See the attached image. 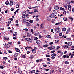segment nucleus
Returning <instances> with one entry per match:
<instances>
[{"label":"nucleus","instance_id":"nucleus-1","mask_svg":"<svg viewBox=\"0 0 74 74\" xmlns=\"http://www.w3.org/2000/svg\"><path fill=\"white\" fill-rule=\"evenodd\" d=\"M51 59H53L55 58V56H56V54L55 53L52 54L51 55Z\"/></svg>","mask_w":74,"mask_h":74},{"label":"nucleus","instance_id":"nucleus-2","mask_svg":"<svg viewBox=\"0 0 74 74\" xmlns=\"http://www.w3.org/2000/svg\"><path fill=\"white\" fill-rule=\"evenodd\" d=\"M25 40L26 41H28V42H32V40L31 39L29 38H25Z\"/></svg>","mask_w":74,"mask_h":74},{"label":"nucleus","instance_id":"nucleus-3","mask_svg":"<svg viewBox=\"0 0 74 74\" xmlns=\"http://www.w3.org/2000/svg\"><path fill=\"white\" fill-rule=\"evenodd\" d=\"M60 31V29L59 27H57L56 29V33H59V32Z\"/></svg>","mask_w":74,"mask_h":74},{"label":"nucleus","instance_id":"nucleus-4","mask_svg":"<svg viewBox=\"0 0 74 74\" xmlns=\"http://www.w3.org/2000/svg\"><path fill=\"white\" fill-rule=\"evenodd\" d=\"M68 9L69 11H71V5L70 4L68 5Z\"/></svg>","mask_w":74,"mask_h":74},{"label":"nucleus","instance_id":"nucleus-5","mask_svg":"<svg viewBox=\"0 0 74 74\" xmlns=\"http://www.w3.org/2000/svg\"><path fill=\"white\" fill-rule=\"evenodd\" d=\"M73 44L72 42H69L67 44V46H71Z\"/></svg>","mask_w":74,"mask_h":74},{"label":"nucleus","instance_id":"nucleus-6","mask_svg":"<svg viewBox=\"0 0 74 74\" xmlns=\"http://www.w3.org/2000/svg\"><path fill=\"white\" fill-rule=\"evenodd\" d=\"M5 47L6 48H10V46L8 45L7 44H5Z\"/></svg>","mask_w":74,"mask_h":74},{"label":"nucleus","instance_id":"nucleus-7","mask_svg":"<svg viewBox=\"0 0 74 74\" xmlns=\"http://www.w3.org/2000/svg\"><path fill=\"white\" fill-rule=\"evenodd\" d=\"M54 7L55 10H58L59 9V7L58 5H55Z\"/></svg>","mask_w":74,"mask_h":74},{"label":"nucleus","instance_id":"nucleus-8","mask_svg":"<svg viewBox=\"0 0 74 74\" xmlns=\"http://www.w3.org/2000/svg\"><path fill=\"white\" fill-rule=\"evenodd\" d=\"M9 4L11 6L12 5H13V1H10V3Z\"/></svg>","mask_w":74,"mask_h":74},{"label":"nucleus","instance_id":"nucleus-9","mask_svg":"<svg viewBox=\"0 0 74 74\" xmlns=\"http://www.w3.org/2000/svg\"><path fill=\"white\" fill-rule=\"evenodd\" d=\"M41 43V41L40 40H37L36 41V43L38 44H40Z\"/></svg>","mask_w":74,"mask_h":74},{"label":"nucleus","instance_id":"nucleus-10","mask_svg":"<svg viewBox=\"0 0 74 74\" xmlns=\"http://www.w3.org/2000/svg\"><path fill=\"white\" fill-rule=\"evenodd\" d=\"M62 22H60L59 23H57L55 24V25H62Z\"/></svg>","mask_w":74,"mask_h":74},{"label":"nucleus","instance_id":"nucleus-11","mask_svg":"<svg viewBox=\"0 0 74 74\" xmlns=\"http://www.w3.org/2000/svg\"><path fill=\"white\" fill-rule=\"evenodd\" d=\"M15 50L16 51V52H20V50H19V49L18 48H15Z\"/></svg>","mask_w":74,"mask_h":74},{"label":"nucleus","instance_id":"nucleus-12","mask_svg":"<svg viewBox=\"0 0 74 74\" xmlns=\"http://www.w3.org/2000/svg\"><path fill=\"white\" fill-rule=\"evenodd\" d=\"M32 52L33 53H36V50L35 49H33L32 50Z\"/></svg>","mask_w":74,"mask_h":74},{"label":"nucleus","instance_id":"nucleus-13","mask_svg":"<svg viewBox=\"0 0 74 74\" xmlns=\"http://www.w3.org/2000/svg\"><path fill=\"white\" fill-rule=\"evenodd\" d=\"M51 50L52 49L54 50L55 49V48H56V47H55V46H52L51 47Z\"/></svg>","mask_w":74,"mask_h":74},{"label":"nucleus","instance_id":"nucleus-14","mask_svg":"<svg viewBox=\"0 0 74 74\" xmlns=\"http://www.w3.org/2000/svg\"><path fill=\"white\" fill-rule=\"evenodd\" d=\"M18 56V53H15L14 54V57H15V58H16Z\"/></svg>","mask_w":74,"mask_h":74},{"label":"nucleus","instance_id":"nucleus-15","mask_svg":"<svg viewBox=\"0 0 74 74\" xmlns=\"http://www.w3.org/2000/svg\"><path fill=\"white\" fill-rule=\"evenodd\" d=\"M25 23H26L27 26H30V23H29L28 22H26Z\"/></svg>","mask_w":74,"mask_h":74},{"label":"nucleus","instance_id":"nucleus-16","mask_svg":"<svg viewBox=\"0 0 74 74\" xmlns=\"http://www.w3.org/2000/svg\"><path fill=\"white\" fill-rule=\"evenodd\" d=\"M51 15L52 16L53 18H54V17H55L56 16V15L54 13H52L51 14Z\"/></svg>","mask_w":74,"mask_h":74},{"label":"nucleus","instance_id":"nucleus-17","mask_svg":"<svg viewBox=\"0 0 74 74\" xmlns=\"http://www.w3.org/2000/svg\"><path fill=\"white\" fill-rule=\"evenodd\" d=\"M30 35H31V34L29 33H28L27 34V36L28 37H29L30 36Z\"/></svg>","mask_w":74,"mask_h":74},{"label":"nucleus","instance_id":"nucleus-18","mask_svg":"<svg viewBox=\"0 0 74 74\" xmlns=\"http://www.w3.org/2000/svg\"><path fill=\"white\" fill-rule=\"evenodd\" d=\"M43 25V24L42 23L40 26V27L41 29H43V26H42Z\"/></svg>","mask_w":74,"mask_h":74},{"label":"nucleus","instance_id":"nucleus-19","mask_svg":"<svg viewBox=\"0 0 74 74\" xmlns=\"http://www.w3.org/2000/svg\"><path fill=\"white\" fill-rule=\"evenodd\" d=\"M53 72H54V70L52 71H49V73L50 74H52V73H53Z\"/></svg>","mask_w":74,"mask_h":74},{"label":"nucleus","instance_id":"nucleus-20","mask_svg":"<svg viewBox=\"0 0 74 74\" xmlns=\"http://www.w3.org/2000/svg\"><path fill=\"white\" fill-rule=\"evenodd\" d=\"M36 71L35 70L31 71H30L31 73H34Z\"/></svg>","mask_w":74,"mask_h":74},{"label":"nucleus","instance_id":"nucleus-21","mask_svg":"<svg viewBox=\"0 0 74 74\" xmlns=\"http://www.w3.org/2000/svg\"><path fill=\"white\" fill-rule=\"evenodd\" d=\"M55 21V19H53L52 20L51 22L52 23H54Z\"/></svg>","mask_w":74,"mask_h":74},{"label":"nucleus","instance_id":"nucleus-22","mask_svg":"<svg viewBox=\"0 0 74 74\" xmlns=\"http://www.w3.org/2000/svg\"><path fill=\"white\" fill-rule=\"evenodd\" d=\"M34 58V56L32 54L30 56V58L32 59H33Z\"/></svg>","mask_w":74,"mask_h":74},{"label":"nucleus","instance_id":"nucleus-23","mask_svg":"<svg viewBox=\"0 0 74 74\" xmlns=\"http://www.w3.org/2000/svg\"><path fill=\"white\" fill-rule=\"evenodd\" d=\"M68 6V5H67V4H66L64 5V7L65 8H66V9H67V8Z\"/></svg>","mask_w":74,"mask_h":74},{"label":"nucleus","instance_id":"nucleus-24","mask_svg":"<svg viewBox=\"0 0 74 74\" xmlns=\"http://www.w3.org/2000/svg\"><path fill=\"white\" fill-rule=\"evenodd\" d=\"M60 10L61 11H64V10H64V8H62V7H61L60 8Z\"/></svg>","mask_w":74,"mask_h":74},{"label":"nucleus","instance_id":"nucleus-25","mask_svg":"<svg viewBox=\"0 0 74 74\" xmlns=\"http://www.w3.org/2000/svg\"><path fill=\"white\" fill-rule=\"evenodd\" d=\"M34 12H38V9H35L34 10Z\"/></svg>","mask_w":74,"mask_h":74},{"label":"nucleus","instance_id":"nucleus-26","mask_svg":"<svg viewBox=\"0 0 74 74\" xmlns=\"http://www.w3.org/2000/svg\"><path fill=\"white\" fill-rule=\"evenodd\" d=\"M62 30L64 31H66V29L65 28H62Z\"/></svg>","mask_w":74,"mask_h":74},{"label":"nucleus","instance_id":"nucleus-27","mask_svg":"<svg viewBox=\"0 0 74 74\" xmlns=\"http://www.w3.org/2000/svg\"><path fill=\"white\" fill-rule=\"evenodd\" d=\"M33 20H30L29 21V22H30V23H33Z\"/></svg>","mask_w":74,"mask_h":74},{"label":"nucleus","instance_id":"nucleus-28","mask_svg":"<svg viewBox=\"0 0 74 74\" xmlns=\"http://www.w3.org/2000/svg\"><path fill=\"white\" fill-rule=\"evenodd\" d=\"M64 48H69V47L67 45H65L64 46Z\"/></svg>","mask_w":74,"mask_h":74},{"label":"nucleus","instance_id":"nucleus-29","mask_svg":"<svg viewBox=\"0 0 74 74\" xmlns=\"http://www.w3.org/2000/svg\"><path fill=\"white\" fill-rule=\"evenodd\" d=\"M46 37H47V38H51V36H50V35H47L46 36Z\"/></svg>","mask_w":74,"mask_h":74},{"label":"nucleus","instance_id":"nucleus-30","mask_svg":"<svg viewBox=\"0 0 74 74\" xmlns=\"http://www.w3.org/2000/svg\"><path fill=\"white\" fill-rule=\"evenodd\" d=\"M48 47V45L46 44L43 45V47Z\"/></svg>","mask_w":74,"mask_h":74},{"label":"nucleus","instance_id":"nucleus-31","mask_svg":"<svg viewBox=\"0 0 74 74\" xmlns=\"http://www.w3.org/2000/svg\"><path fill=\"white\" fill-rule=\"evenodd\" d=\"M26 13V11H23V15H25V14Z\"/></svg>","mask_w":74,"mask_h":74},{"label":"nucleus","instance_id":"nucleus-32","mask_svg":"<svg viewBox=\"0 0 74 74\" xmlns=\"http://www.w3.org/2000/svg\"><path fill=\"white\" fill-rule=\"evenodd\" d=\"M18 73H19V74H21L22 73V71L21 70H19L18 71Z\"/></svg>","mask_w":74,"mask_h":74},{"label":"nucleus","instance_id":"nucleus-33","mask_svg":"<svg viewBox=\"0 0 74 74\" xmlns=\"http://www.w3.org/2000/svg\"><path fill=\"white\" fill-rule=\"evenodd\" d=\"M27 49H32V47H27Z\"/></svg>","mask_w":74,"mask_h":74},{"label":"nucleus","instance_id":"nucleus-34","mask_svg":"<svg viewBox=\"0 0 74 74\" xmlns=\"http://www.w3.org/2000/svg\"><path fill=\"white\" fill-rule=\"evenodd\" d=\"M4 67L3 66L1 65L0 66V69H4Z\"/></svg>","mask_w":74,"mask_h":74},{"label":"nucleus","instance_id":"nucleus-35","mask_svg":"<svg viewBox=\"0 0 74 74\" xmlns=\"http://www.w3.org/2000/svg\"><path fill=\"white\" fill-rule=\"evenodd\" d=\"M22 58H26V55H23L22 56Z\"/></svg>","mask_w":74,"mask_h":74},{"label":"nucleus","instance_id":"nucleus-36","mask_svg":"<svg viewBox=\"0 0 74 74\" xmlns=\"http://www.w3.org/2000/svg\"><path fill=\"white\" fill-rule=\"evenodd\" d=\"M38 39V38L37 37H34V40H37Z\"/></svg>","mask_w":74,"mask_h":74},{"label":"nucleus","instance_id":"nucleus-37","mask_svg":"<svg viewBox=\"0 0 74 74\" xmlns=\"http://www.w3.org/2000/svg\"><path fill=\"white\" fill-rule=\"evenodd\" d=\"M47 20H48V21H51V19H50L48 17H47Z\"/></svg>","mask_w":74,"mask_h":74},{"label":"nucleus","instance_id":"nucleus-38","mask_svg":"<svg viewBox=\"0 0 74 74\" xmlns=\"http://www.w3.org/2000/svg\"><path fill=\"white\" fill-rule=\"evenodd\" d=\"M25 16H25V17H27V18H29V17H30L29 16V15L27 14L25 15Z\"/></svg>","mask_w":74,"mask_h":74},{"label":"nucleus","instance_id":"nucleus-39","mask_svg":"<svg viewBox=\"0 0 74 74\" xmlns=\"http://www.w3.org/2000/svg\"><path fill=\"white\" fill-rule=\"evenodd\" d=\"M14 8H12L11 9V11H14Z\"/></svg>","mask_w":74,"mask_h":74},{"label":"nucleus","instance_id":"nucleus-40","mask_svg":"<svg viewBox=\"0 0 74 74\" xmlns=\"http://www.w3.org/2000/svg\"><path fill=\"white\" fill-rule=\"evenodd\" d=\"M36 61V63H39V62H40V60H37Z\"/></svg>","mask_w":74,"mask_h":74},{"label":"nucleus","instance_id":"nucleus-41","mask_svg":"<svg viewBox=\"0 0 74 74\" xmlns=\"http://www.w3.org/2000/svg\"><path fill=\"white\" fill-rule=\"evenodd\" d=\"M5 4L7 5H8V4H9V2L8 1H6L5 2Z\"/></svg>","mask_w":74,"mask_h":74},{"label":"nucleus","instance_id":"nucleus-42","mask_svg":"<svg viewBox=\"0 0 74 74\" xmlns=\"http://www.w3.org/2000/svg\"><path fill=\"white\" fill-rule=\"evenodd\" d=\"M74 54H72L71 55V58H73V56H74Z\"/></svg>","mask_w":74,"mask_h":74},{"label":"nucleus","instance_id":"nucleus-43","mask_svg":"<svg viewBox=\"0 0 74 74\" xmlns=\"http://www.w3.org/2000/svg\"><path fill=\"white\" fill-rule=\"evenodd\" d=\"M65 64H69V62L68 61H65Z\"/></svg>","mask_w":74,"mask_h":74},{"label":"nucleus","instance_id":"nucleus-44","mask_svg":"<svg viewBox=\"0 0 74 74\" xmlns=\"http://www.w3.org/2000/svg\"><path fill=\"white\" fill-rule=\"evenodd\" d=\"M3 58V59H5V60L6 59H7L8 58L7 57H4Z\"/></svg>","mask_w":74,"mask_h":74},{"label":"nucleus","instance_id":"nucleus-45","mask_svg":"<svg viewBox=\"0 0 74 74\" xmlns=\"http://www.w3.org/2000/svg\"><path fill=\"white\" fill-rule=\"evenodd\" d=\"M64 20V21H67V18H63Z\"/></svg>","mask_w":74,"mask_h":74},{"label":"nucleus","instance_id":"nucleus-46","mask_svg":"<svg viewBox=\"0 0 74 74\" xmlns=\"http://www.w3.org/2000/svg\"><path fill=\"white\" fill-rule=\"evenodd\" d=\"M55 42L56 43H58V42H59V40H56Z\"/></svg>","mask_w":74,"mask_h":74},{"label":"nucleus","instance_id":"nucleus-47","mask_svg":"<svg viewBox=\"0 0 74 74\" xmlns=\"http://www.w3.org/2000/svg\"><path fill=\"white\" fill-rule=\"evenodd\" d=\"M19 6V5H16V8H18Z\"/></svg>","mask_w":74,"mask_h":74},{"label":"nucleus","instance_id":"nucleus-48","mask_svg":"<svg viewBox=\"0 0 74 74\" xmlns=\"http://www.w3.org/2000/svg\"><path fill=\"white\" fill-rule=\"evenodd\" d=\"M69 19L71 20V21H73V18L72 17H70L69 18Z\"/></svg>","mask_w":74,"mask_h":74},{"label":"nucleus","instance_id":"nucleus-49","mask_svg":"<svg viewBox=\"0 0 74 74\" xmlns=\"http://www.w3.org/2000/svg\"><path fill=\"white\" fill-rule=\"evenodd\" d=\"M62 34H63L62 33H60L59 34V36H62Z\"/></svg>","mask_w":74,"mask_h":74},{"label":"nucleus","instance_id":"nucleus-50","mask_svg":"<svg viewBox=\"0 0 74 74\" xmlns=\"http://www.w3.org/2000/svg\"><path fill=\"white\" fill-rule=\"evenodd\" d=\"M57 52L58 53H61V51H60L58 50L57 51Z\"/></svg>","mask_w":74,"mask_h":74},{"label":"nucleus","instance_id":"nucleus-51","mask_svg":"<svg viewBox=\"0 0 74 74\" xmlns=\"http://www.w3.org/2000/svg\"><path fill=\"white\" fill-rule=\"evenodd\" d=\"M24 30H25V31H28V29H23Z\"/></svg>","mask_w":74,"mask_h":74},{"label":"nucleus","instance_id":"nucleus-52","mask_svg":"<svg viewBox=\"0 0 74 74\" xmlns=\"http://www.w3.org/2000/svg\"><path fill=\"white\" fill-rule=\"evenodd\" d=\"M60 48V46H58L57 47V49H59V48Z\"/></svg>","mask_w":74,"mask_h":74},{"label":"nucleus","instance_id":"nucleus-53","mask_svg":"<svg viewBox=\"0 0 74 74\" xmlns=\"http://www.w3.org/2000/svg\"><path fill=\"white\" fill-rule=\"evenodd\" d=\"M66 13H67V12L66 11H64L63 12V14H66Z\"/></svg>","mask_w":74,"mask_h":74},{"label":"nucleus","instance_id":"nucleus-54","mask_svg":"<svg viewBox=\"0 0 74 74\" xmlns=\"http://www.w3.org/2000/svg\"><path fill=\"white\" fill-rule=\"evenodd\" d=\"M71 40V39L70 38H68L67 39V41H70Z\"/></svg>","mask_w":74,"mask_h":74},{"label":"nucleus","instance_id":"nucleus-55","mask_svg":"<svg viewBox=\"0 0 74 74\" xmlns=\"http://www.w3.org/2000/svg\"><path fill=\"white\" fill-rule=\"evenodd\" d=\"M36 72L37 73H40V71L38 70H36Z\"/></svg>","mask_w":74,"mask_h":74},{"label":"nucleus","instance_id":"nucleus-56","mask_svg":"<svg viewBox=\"0 0 74 74\" xmlns=\"http://www.w3.org/2000/svg\"><path fill=\"white\" fill-rule=\"evenodd\" d=\"M46 57H47V58H48V57H50V55H46Z\"/></svg>","mask_w":74,"mask_h":74},{"label":"nucleus","instance_id":"nucleus-57","mask_svg":"<svg viewBox=\"0 0 74 74\" xmlns=\"http://www.w3.org/2000/svg\"><path fill=\"white\" fill-rule=\"evenodd\" d=\"M25 17H26V15H23L22 16V18H25Z\"/></svg>","mask_w":74,"mask_h":74},{"label":"nucleus","instance_id":"nucleus-58","mask_svg":"<svg viewBox=\"0 0 74 74\" xmlns=\"http://www.w3.org/2000/svg\"><path fill=\"white\" fill-rule=\"evenodd\" d=\"M2 63L4 64H6V62H5V61H3Z\"/></svg>","mask_w":74,"mask_h":74},{"label":"nucleus","instance_id":"nucleus-59","mask_svg":"<svg viewBox=\"0 0 74 74\" xmlns=\"http://www.w3.org/2000/svg\"><path fill=\"white\" fill-rule=\"evenodd\" d=\"M48 49H50V50H52L51 47V48L50 47H48Z\"/></svg>","mask_w":74,"mask_h":74},{"label":"nucleus","instance_id":"nucleus-60","mask_svg":"<svg viewBox=\"0 0 74 74\" xmlns=\"http://www.w3.org/2000/svg\"><path fill=\"white\" fill-rule=\"evenodd\" d=\"M29 9H32V7L30 6H29Z\"/></svg>","mask_w":74,"mask_h":74},{"label":"nucleus","instance_id":"nucleus-61","mask_svg":"<svg viewBox=\"0 0 74 74\" xmlns=\"http://www.w3.org/2000/svg\"><path fill=\"white\" fill-rule=\"evenodd\" d=\"M55 52V51L53 50L51 51V53H54Z\"/></svg>","mask_w":74,"mask_h":74},{"label":"nucleus","instance_id":"nucleus-62","mask_svg":"<svg viewBox=\"0 0 74 74\" xmlns=\"http://www.w3.org/2000/svg\"><path fill=\"white\" fill-rule=\"evenodd\" d=\"M8 44H12V42H8Z\"/></svg>","mask_w":74,"mask_h":74},{"label":"nucleus","instance_id":"nucleus-63","mask_svg":"<svg viewBox=\"0 0 74 74\" xmlns=\"http://www.w3.org/2000/svg\"><path fill=\"white\" fill-rule=\"evenodd\" d=\"M31 32H32V33H33V29H31Z\"/></svg>","mask_w":74,"mask_h":74},{"label":"nucleus","instance_id":"nucleus-64","mask_svg":"<svg viewBox=\"0 0 74 74\" xmlns=\"http://www.w3.org/2000/svg\"><path fill=\"white\" fill-rule=\"evenodd\" d=\"M72 11L73 12H74V8H73L72 9Z\"/></svg>","mask_w":74,"mask_h":74}]
</instances>
